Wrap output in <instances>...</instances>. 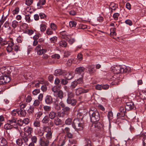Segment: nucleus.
<instances>
[{
  "label": "nucleus",
  "mask_w": 146,
  "mask_h": 146,
  "mask_svg": "<svg viewBox=\"0 0 146 146\" xmlns=\"http://www.w3.org/2000/svg\"><path fill=\"white\" fill-rule=\"evenodd\" d=\"M81 119L78 118L74 119L72 126L75 130H82L84 126V121L82 120L83 116Z\"/></svg>",
  "instance_id": "obj_1"
},
{
  "label": "nucleus",
  "mask_w": 146,
  "mask_h": 146,
  "mask_svg": "<svg viewBox=\"0 0 146 146\" xmlns=\"http://www.w3.org/2000/svg\"><path fill=\"white\" fill-rule=\"evenodd\" d=\"M89 115L90 120L92 122H98L100 119L99 113L96 109L94 108H92L89 111Z\"/></svg>",
  "instance_id": "obj_2"
},
{
  "label": "nucleus",
  "mask_w": 146,
  "mask_h": 146,
  "mask_svg": "<svg viewBox=\"0 0 146 146\" xmlns=\"http://www.w3.org/2000/svg\"><path fill=\"white\" fill-rule=\"evenodd\" d=\"M7 71L4 67L0 69V71L1 72L3 75L0 77V85L8 83L11 80L10 77H9V73H7Z\"/></svg>",
  "instance_id": "obj_3"
},
{
  "label": "nucleus",
  "mask_w": 146,
  "mask_h": 146,
  "mask_svg": "<svg viewBox=\"0 0 146 146\" xmlns=\"http://www.w3.org/2000/svg\"><path fill=\"white\" fill-rule=\"evenodd\" d=\"M8 39V38L3 39L1 36H0V44L2 46L8 44L7 50L8 52H11L13 49V46L14 44L12 39L11 40L10 42Z\"/></svg>",
  "instance_id": "obj_4"
},
{
  "label": "nucleus",
  "mask_w": 146,
  "mask_h": 146,
  "mask_svg": "<svg viewBox=\"0 0 146 146\" xmlns=\"http://www.w3.org/2000/svg\"><path fill=\"white\" fill-rule=\"evenodd\" d=\"M74 96L72 93L70 92H69L68 93V97L66 100L68 104H70L73 106L76 105V100L73 98Z\"/></svg>",
  "instance_id": "obj_5"
},
{
  "label": "nucleus",
  "mask_w": 146,
  "mask_h": 146,
  "mask_svg": "<svg viewBox=\"0 0 146 146\" xmlns=\"http://www.w3.org/2000/svg\"><path fill=\"white\" fill-rule=\"evenodd\" d=\"M143 131V129L142 127H140L138 128L137 131L138 132V134L135 136V137L137 138H139L140 137H142L143 145H146V135L145 133L141 134Z\"/></svg>",
  "instance_id": "obj_6"
},
{
  "label": "nucleus",
  "mask_w": 146,
  "mask_h": 146,
  "mask_svg": "<svg viewBox=\"0 0 146 146\" xmlns=\"http://www.w3.org/2000/svg\"><path fill=\"white\" fill-rule=\"evenodd\" d=\"M92 125L90 126V130L94 132L98 131L102 127V124L99 122H93Z\"/></svg>",
  "instance_id": "obj_7"
},
{
  "label": "nucleus",
  "mask_w": 146,
  "mask_h": 146,
  "mask_svg": "<svg viewBox=\"0 0 146 146\" xmlns=\"http://www.w3.org/2000/svg\"><path fill=\"white\" fill-rule=\"evenodd\" d=\"M31 134H27L25 133H24L23 135L21 136L22 139L24 142V146H28L29 139L31 138Z\"/></svg>",
  "instance_id": "obj_8"
},
{
  "label": "nucleus",
  "mask_w": 146,
  "mask_h": 146,
  "mask_svg": "<svg viewBox=\"0 0 146 146\" xmlns=\"http://www.w3.org/2000/svg\"><path fill=\"white\" fill-rule=\"evenodd\" d=\"M90 89H85L82 87H80L76 90V95H79L81 94L88 92Z\"/></svg>",
  "instance_id": "obj_9"
},
{
  "label": "nucleus",
  "mask_w": 146,
  "mask_h": 146,
  "mask_svg": "<svg viewBox=\"0 0 146 146\" xmlns=\"http://www.w3.org/2000/svg\"><path fill=\"white\" fill-rule=\"evenodd\" d=\"M126 110H127L126 109L125 107H120L119 108V112L117 114V118L124 117L126 113Z\"/></svg>",
  "instance_id": "obj_10"
},
{
  "label": "nucleus",
  "mask_w": 146,
  "mask_h": 146,
  "mask_svg": "<svg viewBox=\"0 0 146 146\" xmlns=\"http://www.w3.org/2000/svg\"><path fill=\"white\" fill-rule=\"evenodd\" d=\"M45 131L47 132L46 135V139L49 141L52 137V132L51 131V129L49 127H46L45 128Z\"/></svg>",
  "instance_id": "obj_11"
},
{
  "label": "nucleus",
  "mask_w": 146,
  "mask_h": 146,
  "mask_svg": "<svg viewBox=\"0 0 146 146\" xmlns=\"http://www.w3.org/2000/svg\"><path fill=\"white\" fill-rule=\"evenodd\" d=\"M49 141L45 139L44 137L40 138L39 140V143L40 146H48Z\"/></svg>",
  "instance_id": "obj_12"
},
{
  "label": "nucleus",
  "mask_w": 146,
  "mask_h": 146,
  "mask_svg": "<svg viewBox=\"0 0 146 146\" xmlns=\"http://www.w3.org/2000/svg\"><path fill=\"white\" fill-rule=\"evenodd\" d=\"M66 74V71L61 69H57L55 70L54 74L56 76H63Z\"/></svg>",
  "instance_id": "obj_13"
},
{
  "label": "nucleus",
  "mask_w": 146,
  "mask_h": 146,
  "mask_svg": "<svg viewBox=\"0 0 146 146\" xmlns=\"http://www.w3.org/2000/svg\"><path fill=\"white\" fill-rule=\"evenodd\" d=\"M121 67L122 66L116 65L113 67L112 71L115 74L121 73Z\"/></svg>",
  "instance_id": "obj_14"
},
{
  "label": "nucleus",
  "mask_w": 146,
  "mask_h": 146,
  "mask_svg": "<svg viewBox=\"0 0 146 146\" xmlns=\"http://www.w3.org/2000/svg\"><path fill=\"white\" fill-rule=\"evenodd\" d=\"M125 107L127 111H129L135 108L134 104L132 102H127Z\"/></svg>",
  "instance_id": "obj_15"
},
{
  "label": "nucleus",
  "mask_w": 146,
  "mask_h": 146,
  "mask_svg": "<svg viewBox=\"0 0 146 146\" xmlns=\"http://www.w3.org/2000/svg\"><path fill=\"white\" fill-rule=\"evenodd\" d=\"M84 142L85 145L84 146H94L89 137L87 136L85 137Z\"/></svg>",
  "instance_id": "obj_16"
},
{
  "label": "nucleus",
  "mask_w": 146,
  "mask_h": 146,
  "mask_svg": "<svg viewBox=\"0 0 146 146\" xmlns=\"http://www.w3.org/2000/svg\"><path fill=\"white\" fill-rule=\"evenodd\" d=\"M44 99L45 103L47 104H50L53 102L52 97L50 95H46Z\"/></svg>",
  "instance_id": "obj_17"
},
{
  "label": "nucleus",
  "mask_w": 146,
  "mask_h": 146,
  "mask_svg": "<svg viewBox=\"0 0 146 146\" xmlns=\"http://www.w3.org/2000/svg\"><path fill=\"white\" fill-rule=\"evenodd\" d=\"M131 69L129 66H126L125 65L122 66L121 67V73H128L131 71Z\"/></svg>",
  "instance_id": "obj_18"
},
{
  "label": "nucleus",
  "mask_w": 146,
  "mask_h": 146,
  "mask_svg": "<svg viewBox=\"0 0 146 146\" xmlns=\"http://www.w3.org/2000/svg\"><path fill=\"white\" fill-rule=\"evenodd\" d=\"M18 115L20 117H25L26 114V112L25 110L21 109H18Z\"/></svg>",
  "instance_id": "obj_19"
},
{
  "label": "nucleus",
  "mask_w": 146,
  "mask_h": 146,
  "mask_svg": "<svg viewBox=\"0 0 146 146\" xmlns=\"http://www.w3.org/2000/svg\"><path fill=\"white\" fill-rule=\"evenodd\" d=\"M17 118L15 117H13L9 120L7 121V122L9 123V124H11L13 126L14 125H16L17 121Z\"/></svg>",
  "instance_id": "obj_20"
},
{
  "label": "nucleus",
  "mask_w": 146,
  "mask_h": 146,
  "mask_svg": "<svg viewBox=\"0 0 146 146\" xmlns=\"http://www.w3.org/2000/svg\"><path fill=\"white\" fill-rule=\"evenodd\" d=\"M0 146H8L6 139L0 136Z\"/></svg>",
  "instance_id": "obj_21"
},
{
  "label": "nucleus",
  "mask_w": 146,
  "mask_h": 146,
  "mask_svg": "<svg viewBox=\"0 0 146 146\" xmlns=\"http://www.w3.org/2000/svg\"><path fill=\"white\" fill-rule=\"evenodd\" d=\"M85 70V68L84 67L80 66L76 68L75 71L76 73L80 74L84 72Z\"/></svg>",
  "instance_id": "obj_22"
},
{
  "label": "nucleus",
  "mask_w": 146,
  "mask_h": 146,
  "mask_svg": "<svg viewBox=\"0 0 146 146\" xmlns=\"http://www.w3.org/2000/svg\"><path fill=\"white\" fill-rule=\"evenodd\" d=\"M60 35L62 36V38L67 40L69 39L67 36H69V34L65 31H62L60 32Z\"/></svg>",
  "instance_id": "obj_23"
},
{
  "label": "nucleus",
  "mask_w": 146,
  "mask_h": 146,
  "mask_svg": "<svg viewBox=\"0 0 146 146\" xmlns=\"http://www.w3.org/2000/svg\"><path fill=\"white\" fill-rule=\"evenodd\" d=\"M87 68L88 69L87 72L90 74H92L95 71L94 66L92 65L88 66Z\"/></svg>",
  "instance_id": "obj_24"
},
{
  "label": "nucleus",
  "mask_w": 146,
  "mask_h": 146,
  "mask_svg": "<svg viewBox=\"0 0 146 146\" xmlns=\"http://www.w3.org/2000/svg\"><path fill=\"white\" fill-rule=\"evenodd\" d=\"M56 116V113L54 111H51L48 114V117L51 119H54Z\"/></svg>",
  "instance_id": "obj_25"
},
{
  "label": "nucleus",
  "mask_w": 146,
  "mask_h": 146,
  "mask_svg": "<svg viewBox=\"0 0 146 146\" xmlns=\"http://www.w3.org/2000/svg\"><path fill=\"white\" fill-rule=\"evenodd\" d=\"M64 77L66 79L69 80L73 78V76L72 73H67L66 71V74L65 75H64Z\"/></svg>",
  "instance_id": "obj_26"
},
{
  "label": "nucleus",
  "mask_w": 146,
  "mask_h": 146,
  "mask_svg": "<svg viewBox=\"0 0 146 146\" xmlns=\"http://www.w3.org/2000/svg\"><path fill=\"white\" fill-rule=\"evenodd\" d=\"M25 131L28 134H31L33 132V130L32 128L29 126L26 127L25 129Z\"/></svg>",
  "instance_id": "obj_27"
},
{
  "label": "nucleus",
  "mask_w": 146,
  "mask_h": 146,
  "mask_svg": "<svg viewBox=\"0 0 146 146\" xmlns=\"http://www.w3.org/2000/svg\"><path fill=\"white\" fill-rule=\"evenodd\" d=\"M46 3V0H39L37 3V6L41 8L42 7V5H45Z\"/></svg>",
  "instance_id": "obj_28"
},
{
  "label": "nucleus",
  "mask_w": 146,
  "mask_h": 146,
  "mask_svg": "<svg viewBox=\"0 0 146 146\" xmlns=\"http://www.w3.org/2000/svg\"><path fill=\"white\" fill-rule=\"evenodd\" d=\"M54 119V123L56 125H59L61 124L62 120L58 118L57 117Z\"/></svg>",
  "instance_id": "obj_29"
},
{
  "label": "nucleus",
  "mask_w": 146,
  "mask_h": 146,
  "mask_svg": "<svg viewBox=\"0 0 146 146\" xmlns=\"http://www.w3.org/2000/svg\"><path fill=\"white\" fill-rule=\"evenodd\" d=\"M50 118L48 115H45L42 121V123L44 124H47L49 121Z\"/></svg>",
  "instance_id": "obj_30"
},
{
  "label": "nucleus",
  "mask_w": 146,
  "mask_h": 146,
  "mask_svg": "<svg viewBox=\"0 0 146 146\" xmlns=\"http://www.w3.org/2000/svg\"><path fill=\"white\" fill-rule=\"evenodd\" d=\"M21 21L19 22L20 23ZM19 23L16 20H14L12 21V26L14 29L19 27Z\"/></svg>",
  "instance_id": "obj_31"
},
{
  "label": "nucleus",
  "mask_w": 146,
  "mask_h": 146,
  "mask_svg": "<svg viewBox=\"0 0 146 146\" xmlns=\"http://www.w3.org/2000/svg\"><path fill=\"white\" fill-rule=\"evenodd\" d=\"M57 96L60 99H62L64 97V94L63 92L61 90L59 91L57 93Z\"/></svg>",
  "instance_id": "obj_32"
},
{
  "label": "nucleus",
  "mask_w": 146,
  "mask_h": 146,
  "mask_svg": "<svg viewBox=\"0 0 146 146\" xmlns=\"http://www.w3.org/2000/svg\"><path fill=\"white\" fill-rule=\"evenodd\" d=\"M68 115V113L64 111L62 112H59L58 113V115L60 117L63 118L66 117Z\"/></svg>",
  "instance_id": "obj_33"
},
{
  "label": "nucleus",
  "mask_w": 146,
  "mask_h": 146,
  "mask_svg": "<svg viewBox=\"0 0 146 146\" xmlns=\"http://www.w3.org/2000/svg\"><path fill=\"white\" fill-rule=\"evenodd\" d=\"M16 143L17 145L19 146H22L24 143V142L21 138H19L16 140Z\"/></svg>",
  "instance_id": "obj_34"
},
{
  "label": "nucleus",
  "mask_w": 146,
  "mask_h": 146,
  "mask_svg": "<svg viewBox=\"0 0 146 146\" xmlns=\"http://www.w3.org/2000/svg\"><path fill=\"white\" fill-rule=\"evenodd\" d=\"M66 141L64 139H60L58 141L57 146H63L65 144Z\"/></svg>",
  "instance_id": "obj_35"
},
{
  "label": "nucleus",
  "mask_w": 146,
  "mask_h": 146,
  "mask_svg": "<svg viewBox=\"0 0 146 146\" xmlns=\"http://www.w3.org/2000/svg\"><path fill=\"white\" fill-rule=\"evenodd\" d=\"M116 29L114 27L111 28L110 29V34L113 36H116V33L115 32Z\"/></svg>",
  "instance_id": "obj_36"
},
{
  "label": "nucleus",
  "mask_w": 146,
  "mask_h": 146,
  "mask_svg": "<svg viewBox=\"0 0 146 146\" xmlns=\"http://www.w3.org/2000/svg\"><path fill=\"white\" fill-rule=\"evenodd\" d=\"M40 27L41 31L42 32H44L46 30L47 26L45 25L42 24L40 25Z\"/></svg>",
  "instance_id": "obj_37"
},
{
  "label": "nucleus",
  "mask_w": 146,
  "mask_h": 146,
  "mask_svg": "<svg viewBox=\"0 0 146 146\" xmlns=\"http://www.w3.org/2000/svg\"><path fill=\"white\" fill-rule=\"evenodd\" d=\"M59 45L60 46L62 47H65L66 46L67 43L64 40H61L59 43Z\"/></svg>",
  "instance_id": "obj_38"
},
{
  "label": "nucleus",
  "mask_w": 146,
  "mask_h": 146,
  "mask_svg": "<svg viewBox=\"0 0 146 146\" xmlns=\"http://www.w3.org/2000/svg\"><path fill=\"white\" fill-rule=\"evenodd\" d=\"M72 119L70 118H67L65 121V124L67 125H71L72 123Z\"/></svg>",
  "instance_id": "obj_39"
},
{
  "label": "nucleus",
  "mask_w": 146,
  "mask_h": 146,
  "mask_svg": "<svg viewBox=\"0 0 146 146\" xmlns=\"http://www.w3.org/2000/svg\"><path fill=\"white\" fill-rule=\"evenodd\" d=\"M33 125L35 127H40V123L38 119H36L35 121L34 122Z\"/></svg>",
  "instance_id": "obj_40"
},
{
  "label": "nucleus",
  "mask_w": 146,
  "mask_h": 146,
  "mask_svg": "<svg viewBox=\"0 0 146 146\" xmlns=\"http://www.w3.org/2000/svg\"><path fill=\"white\" fill-rule=\"evenodd\" d=\"M47 51V50L42 48L39 51H37V53L39 55H41L44 53H45Z\"/></svg>",
  "instance_id": "obj_41"
},
{
  "label": "nucleus",
  "mask_w": 146,
  "mask_h": 146,
  "mask_svg": "<svg viewBox=\"0 0 146 146\" xmlns=\"http://www.w3.org/2000/svg\"><path fill=\"white\" fill-rule=\"evenodd\" d=\"M50 26L52 29L53 31H55L57 29L56 25L54 23H51Z\"/></svg>",
  "instance_id": "obj_42"
},
{
  "label": "nucleus",
  "mask_w": 146,
  "mask_h": 146,
  "mask_svg": "<svg viewBox=\"0 0 146 146\" xmlns=\"http://www.w3.org/2000/svg\"><path fill=\"white\" fill-rule=\"evenodd\" d=\"M57 38H58L56 36H54L51 38L50 39V40L51 43H54L56 42Z\"/></svg>",
  "instance_id": "obj_43"
},
{
  "label": "nucleus",
  "mask_w": 146,
  "mask_h": 146,
  "mask_svg": "<svg viewBox=\"0 0 146 146\" xmlns=\"http://www.w3.org/2000/svg\"><path fill=\"white\" fill-rule=\"evenodd\" d=\"M62 110L64 111H65L67 113H68V114L71 111V108L65 106L64 108L62 109Z\"/></svg>",
  "instance_id": "obj_44"
},
{
  "label": "nucleus",
  "mask_w": 146,
  "mask_h": 146,
  "mask_svg": "<svg viewBox=\"0 0 146 146\" xmlns=\"http://www.w3.org/2000/svg\"><path fill=\"white\" fill-rule=\"evenodd\" d=\"M13 126V125L11 124H9V123L8 122L7 123L5 124L4 125V127L6 129L8 130L11 129Z\"/></svg>",
  "instance_id": "obj_45"
},
{
  "label": "nucleus",
  "mask_w": 146,
  "mask_h": 146,
  "mask_svg": "<svg viewBox=\"0 0 146 146\" xmlns=\"http://www.w3.org/2000/svg\"><path fill=\"white\" fill-rule=\"evenodd\" d=\"M76 22L74 21H71L69 23V26L71 28L75 27L76 25Z\"/></svg>",
  "instance_id": "obj_46"
},
{
  "label": "nucleus",
  "mask_w": 146,
  "mask_h": 146,
  "mask_svg": "<svg viewBox=\"0 0 146 146\" xmlns=\"http://www.w3.org/2000/svg\"><path fill=\"white\" fill-rule=\"evenodd\" d=\"M16 125L17 124L20 126H21L23 125V120L21 119H19V120L17 119V121Z\"/></svg>",
  "instance_id": "obj_47"
},
{
  "label": "nucleus",
  "mask_w": 146,
  "mask_h": 146,
  "mask_svg": "<svg viewBox=\"0 0 146 146\" xmlns=\"http://www.w3.org/2000/svg\"><path fill=\"white\" fill-rule=\"evenodd\" d=\"M78 84L76 81H74L71 83V88L72 89L75 88L78 85Z\"/></svg>",
  "instance_id": "obj_48"
},
{
  "label": "nucleus",
  "mask_w": 146,
  "mask_h": 146,
  "mask_svg": "<svg viewBox=\"0 0 146 146\" xmlns=\"http://www.w3.org/2000/svg\"><path fill=\"white\" fill-rule=\"evenodd\" d=\"M113 113L111 111H109L108 113V117L109 119H111L113 118Z\"/></svg>",
  "instance_id": "obj_49"
},
{
  "label": "nucleus",
  "mask_w": 146,
  "mask_h": 146,
  "mask_svg": "<svg viewBox=\"0 0 146 146\" xmlns=\"http://www.w3.org/2000/svg\"><path fill=\"white\" fill-rule=\"evenodd\" d=\"M46 33L47 35H50L53 34V32L49 28H48L46 31Z\"/></svg>",
  "instance_id": "obj_50"
},
{
  "label": "nucleus",
  "mask_w": 146,
  "mask_h": 146,
  "mask_svg": "<svg viewBox=\"0 0 146 146\" xmlns=\"http://www.w3.org/2000/svg\"><path fill=\"white\" fill-rule=\"evenodd\" d=\"M119 14L118 13H114L113 16L114 19L115 21H117L118 19V18Z\"/></svg>",
  "instance_id": "obj_51"
},
{
  "label": "nucleus",
  "mask_w": 146,
  "mask_h": 146,
  "mask_svg": "<svg viewBox=\"0 0 146 146\" xmlns=\"http://www.w3.org/2000/svg\"><path fill=\"white\" fill-rule=\"evenodd\" d=\"M34 107L33 106H30L28 111L30 114H32L34 112Z\"/></svg>",
  "instance_id": "obj_52"
},
{
  "label": "nucleus",
  "mask_w": 146,
  "mask_h": 146,
  "mask_svg": "<svg viewBox=\"0 0 146 146\" xmlns=\"http://www.w3.org/2000/svg\"><path fill=\"white\" fill-rule=\"evenodd\" d=\"M31 137V140L32 142L35 143H36L37 141V137L36 136H32Z\"/></svg>",
  "instance_id": "obj_53"
},
{
  "label": "nucleus",
  "mask_w": 146,
  "mask_h": 146,
  "mask_svg": "<svg viewBox=\"0 0 146 146\" xmlns=\"http://www.w3.org/2000/svg\"><path fill=\"white\" fill-rule=\"evenodd\" d=\"M25 19L26 22L28 23L30 22V15H25Z\"/></svg>",
  "instance_id": "obj_54"
},
{
  "label": "nucleus",
  "mask_w": 146,
  "mask_h": 146,
  "mask_svg": "<svg viewBox=\"0 0 146 146\" xmlns=\"http://www.w3.org/2000/svg\"><path fill=\"white\" fill-rule=\"evenodd\" d=\"M59 87H60L59 86L58 87L57 86H54L53 87L52 89V91L54 93L58 92V88Z\"/></svg>",
  "instance_id": "obj_55"
},
{
  "label": "nucleus",
  "mask_w": 146,
  "mask_h": 146,
  "mask_svg": "<svg viewBox=\"0 0 146 146\" xmlns=\"http://www.w3.org/2000/svg\"><path fill=\"white\" fill-rule=\"evenodd\" d=\"M11 52H11V55L12 56V57L13 58H16L17 57V52H14L13 51H12Z\"/></svg>",
  "instance_id": "obj_56"
},
{
  "label": "nucleus",
  "mask_w": 146,
  "mask_h": 146,
  "mask_svg": "<svg viewBox=\"0 0 146 146\" xmlns=\"http://www.w3.org/2000/svg\"><path fill=\"white\" fill-rule=\"evenodd\" d=\"M30 122V120L28 118H26L24 119L23 120V124H25V125L28 124Z\"/></svg>",
  "instance_id": "obj_57"
},
{
  "label": "nucleus",
  "mask_w": 146,
  "mask_h": 146,
  "mask_svg": "<svg viewBox=\"0 0 146 146\" xmlns=\"http://www.w3.org/2000/svg\"><path fill=\"white\" fill-rule=\"evenodd\" d=\"M42 114L43 113L42 112L40 111L36 113L35 115V117H36V119H38L41 117Z\"/></svg>",
  "instance_id": "obj_58"
},
{
  "label": "nucleus",
  "mask_w": 146,
  "mask_h": 146,
  "mask_svg": "<svg viewBox=\"0 0 146 146\" xmlns=\"http://www.w3.org/2000/svg\"><path fill=\"white\" fill-rule=\"evenodd\" d=\"M77 58L78 60L80 61H82L83 59V55L81 53H79L78 54L77 56Z\"/></svg>",
  "instance_id": "obj_59"
},
{
  "label": "nucleus",
  "mask_w": 146,
  "mask_h": 146,
  "mask_svg": "<svg viewBox=\"0 0 146 146\" xmlns=\"http://www.w3.org/2000/svg\"><path fill=\"white\" fill-rule=\"evenodd\" d=\"M44 110L46 111H48L50 110L51 107L47 106H44L43 107Z\"/></svg>",
  "instance_id": "obj_60"
},
{
  "label": "nucleus",
  "mask_w": 146,
  "mask_h": 146,
  "mask_svg": "<svg viewBox=\"0 0 146 146\" xmlns=\"http://www.w3.org/2000/svg\"><path fill=\"white\" fill-rule=\"evenodd\" d=\"M84 52L88 56H90V55H92V52L90 50L86 49L84 50Z\"/></svg>",
  "instance_id": "obj_61"
},
{
  "label": "nucleus",
  "mask_w": 146,
  "mask_h": 146,
  "mask_svg": "<svg viewBox=\"0 0 146 146\" xmlns=\"http://www.w3.org/2000/svg\"><path fill=\"white\" fill-rule=\"evenodd\" d=\"M18 109L13 110L12 112L11 115L13 116H15L17 114H18Z\"/></svg>",
  "instance_id": "obj_62"
},
{
  "label": "nucleus",
  "mask_w": 146,
  "mask_h": 146,
  "mask_svg": "<svg viewBox=\"0 0 146 146\" xmlns=\"http://www.w3.org/2000/svg\"><path fill=\"white\" fill-rule=\"evenodd\" d=\"M61 83L62 84H63L64 85H66L68 83L67 80L66 79H62L61 81Z\"/></svg>",
  "instance_id": "obj_63"
},
{
  "label": "nucleus",
  "mask_w": 146,
  "mask_h": 146,
  "mask_svg": "<svg viewBox=\"0 0 146 146\" xmlns=\"http://www.w3.org/2000/svg\"><path fill=\"white\" fill-rule=\"evenodd\" d=\"M40 103V101L38 100H35L33 105L34 106H38Z\"/></svg>",
  "instance_id": "obj_64"
}]
</instances>
